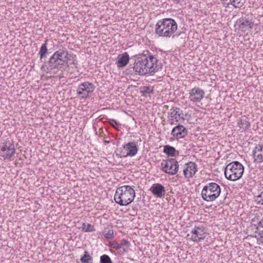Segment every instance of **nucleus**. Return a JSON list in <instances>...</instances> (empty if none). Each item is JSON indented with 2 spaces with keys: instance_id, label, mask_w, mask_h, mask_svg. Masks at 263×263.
<instances>
[{
  "instance_id": "34",
  "label": "nucleus",
  "mask_w": 263,
  "mask_h": 263,
  "mask_svg": "<svg viewBox=\"0 0 263 263\" xmlns=\"http://www.w3.org/2000/svg\"><path fill=\"white\" fill-rule=\"evenodd\" d=\"M260 228L261 230L263 229V218L258 222V227L256 228L255 232L258 233V229Z\"/></svg>"
},
{
  "instance_id": "10",
  "label": "nucleus",
  "mask_w": 263,
  "mask_h": 263,
  "mask_svg": "<svg viewBox=\"0 0 263 263\" xmlns=\"http://www.w3.org/2000/svg\"><path fill=\"white\" fill-rule=\"evenodd\" d=\"M95 89V85L89 82L80 84L77 90V94L81 99H86L90 97Z\"/></svg>"
},
{
  "instance_id": "16",
  "label": "nucleus",
  "mask_w": 263,
  "mask_h": 263,
  "mask_svg": "<svg viewBox=\"0 0 263 263\" xmlns=\"http://www.w3.org/2000/svg\"><path fill=\"white\" fill-rule=\"evenodd\" d=\"M186 167L183 168V172L185 178H192L197 171V164L190 161L185 164Z\"/></svg>"
},
{
  "instance_id": "33",
  "label": "nucleus",
  "mask_w": 263,
  "mask_h": 263,
  "mask_svg": "<svg viewBox=\"0 0 263 263\" xmlns=\"http://www.w3.org/2000/svg\"><path fill=\"white\" fill-rule=\"evenodd\" d=\"M256 201L258 203L263 204V193L262 192L256 197Z\"/></svg>"
},
{
  "instance_id": "20",
  "label": "nucleus",
  "mask_w": 263,
  "mask_h": 263,
  "mask_svg": "<svg viewBox=\"0 0 263 263\" xmlns=\"http://www.w3.org/2000/svg\"><path fill=\"white\" fill-rule=\"evenodd\" d=\"M118 61L116 64L118 67H123L125 66L128 63L129 57L127 52L123 54H119L117 57Z\"/></svg>"
},
{
  "instance_id": "25",
  "label": "nucleus",
  "mask_w": 263,
  "mask_h": 263,
  "mask_svg": "<svg viewBox=\"0 0 263 263\" xmlns=\"http://www.w3.org/2000/svg\"><path fill=\"white\" fill-rule=\"evenodd\" d=\"M80 224L81 226H80L79 229H81L82 231L83 232H90L95 231L93 226L89 223L82 222L80 223Z\"/></svg>"
},
{
  "instance_id": "8",
  "label": "nucleus",
  "mask_w": 263,
  "mask_h": 263,
  "mask_svg": "<svg viewBox=\"0 0 263 263\" xmlns=\"http://www.w3.org/2000/svg\"><path fill=\"white\" fill-rule=\"evenodd\" d=\"M16 152L13 141H6L2 143L0 148V156L4 160H10Z\"/></svg>"
},
{
  "instance_id": "31",
  "label": "nucleus",
  "mask_w": 263,
  "mask_h": 263,
  "mask_svg": "<svg viewBox=\"0 0 263 263\" xmlns=\"http://www.w3.org/2000/svg\"><path fill=\"white\" fill-rule=\"evenodd\" d=\"M108 246L112 249L117 250L118 251V253L119 254V243L115 241H112L109 242Z\"/></svg>"
},
{
  "instance_id": "24",
  "label": "nucleus",
  "mask_w": 263,
  "mask_h": 263,
  "mask_svg": "<svg viewBox=\"0 0 263 263\" xmlns=\"http://www.w3.org/2000/svg\"><path fill=\"white\" fill-rule=\"evenodd\" d=\"M140 92L142 93V95L144 97H147V95L149 94H154V90L153 87L152 86H143L141 87L140 88Z\"/></svg>"
},
{
  "instance_id": "15",
  "label": "nucleus",
  "mask_w": 263,
  "mask_h": 263,
  "mask_svg": "<svg viewBox=\"0 0 263 263\" xmlns=\"http://www.w3.org/2000/svg\"><path fill=\"white\" fill-rule=\"evenodd\" d=\"M188 133L187 129L182 125H178L174 127L171 132V135L176 139L184 138Z\"/></svg>"
},
{
  "instance_id": "30",
  "label": "nucleus",
  "mask_w": 263,
  "mask_h": 263,
  "mask_svg": "<svg viewBox=\"0 0 263 263\" xmlns=\"http://www.w3.org/2000/svg\"><path fill=\"white\" fill-rule=\"evenodd\" d=\"M100 263H112L109 256L106 254H104L100 257Z\"/></svg>"
},
{
  "instance_id": "1",
  "label": "nucleus",
  "mask_w": 263,
  "mask_h": 263,
  "mask_svg": "<svg viewBox=\"0 0 263 263\" xmlns=\"http://www.w3.org/2000/svg\"><path fill=\"white\" fill-rule=\"evenodd\" d=\"M176 21L171 18L159 20L155 25V33L159 36L170 37L177 30Z\"/></svg>"
},
{
  "instance_id": "5",
  "label": "nucleus",
  "mask_w": 263,
  "mask_h": 263,
  "mask_svg": "<svg viewBox=\"0 0 263 263\" xmlns=\"http://www.w3.org/2000/svg\"><path fill=\"white\" fill-rule=\"evenodd\" d=\"M221 193V187L215 182H209L203 187L201 191L202 199L207 202L215 201Z\"/></svg>"
},
{
  "instance_id": "27",
  "label": "nucleus",
  "mask_w": 263,
  "mask_h": 263,
  "mask_svg": "<svg viewBox=\"0 0 263 263\" xmlns=\"http://www.w3.org/2000/svg\"><path fill=\"white\" fill-rule=\"evenodd\" d=\"M245 3L246 0H230V3H228V5H231L235 8H240Z\"/></svg>"
},
{
  "instance_id": "9",
  "label": "nucleus",
  "mask_w": 263,
  "mask_h": 263,
  "mask_svg": "<svg viewBox=\"0 0 263 263\" xmlns=\"http://www.w3.org/2000/svg\"><path fill=\"white\" fill-rule=\"evenodd\" d=\"M161 166L162 171L170 175L176 174L179 169L178 162L174 158L163 160Z\"/></svg>"
},
{
  "instance_id": "13",
  "label": "nucleus",
  "mask_w": 263,
  "mask_h": 263,
  "mask_svg": "<svg viewBox=\"0 0 263 263\" xmlns=\"http://www.w3.org/2000/svg\"><path fill=\"white\" fill-rule=\"evenodd\" d=\"M205 92L203 89L195 87L192 88L189 92V99L193 102H200L203 98Z\"/></svg>"
},
{
  "instance_id": "22",
  "label": "nucleus",
  "mask_w": 263,
  "mask_h": 263,
  "mask_svg": "<svg viewBox=\"0 0 263 263\" xmlns=\"http://www.w3.org/2000/svg\"><path fill=\"white\" fill-rule=\"evenodd\" d=\"M47 42L48 40L46 39L45 41V43L42 45L40 48L39 54L40 55V59L41 61H42L43 59L46 57V55L48 52Z\"/></svg>"
},
{
  "instance_id": "21",
  "label": "nucleus",
  "mask_w": 263,
  "mask_h": 263,
  "mask_svg": "<svg viewBox=\"0 0 263 263\" xmlns=\"http://www.w3.org/2000/svg\"><path fill=\"white\" fill-rule=\"evenodd\" d=\"M119 254L122 255L125 253L128 252L130 243L127 240L123 239L121 240V242L119 243Z\"/></svg>"
},
{
  "instance_id": "2",
  "label": "nucleus",
  "mask_w": 263,
  "mask_h": 263,
  "mask_svg": "<svg viewBox=\"0 0 263 263\" xmlns=\"http://www.w3.org/2000/svg\"><path fill=\"white\" fill-rule=\"evenodd\" d=\"M135 195V191L132 186L125 185L117 188L114 200L121 206H127L133 201Z\"/></svg>"
},
{
  "instance_id": "36",
  "label": "nucleus",
  "mask_w": 263,
  "mask_h": 263,
  "mask_svg": "<svg viewBox=\"0 0 263 263\" xmlns=\"http://www.w3.org/2000/svg\"><path fill=\"white\" fill-rule=\"evenodd\" d=\"M109 142H110V141L109 140H103V143L105 145H106L107 144H108Z\"/></svg>"
},
{
  "instance_id": "6",
  "label": "nucleus",
  "mask_w": 263,
  "mask_h": 263,
  "mask_svg": "<svg viewBox=\"0 0 263 263\" xmlns=\"http://www.w3.org/2000/svg\"><path fill=\"white\" fill-rule=\"evenodd\" d=\"M144 61L145 68L147 74L153 76L154 73L161 68V67L158 64V60L153 55L146 57L143 55Z\"/></svg>"
},
{
  "instance_id": "12",
  "label": "nucleus",
  "mask_w": 263,
  "mask_h": 263,
  "mask_svg": "<svg viewBox=\"0 0 263 263\" xmlns=\"http://www.w3.org/2000/svg\"><path fill=\"white\" fill-rule=\"evenodd\" d=\"M190 237V239L194 242H199L203 240L206 237V233L204 228L202 227L195 226L194 229L192 230L190 234H188L187 237Z\"/></svg>"
},
{
  "instance_id": "35",
  "label": "nucleus",
  "mask_w": 263,
  "mask_h": 263,
  "mask_svg": "<svg viewBox=\"0 0 263 263\" xmlns=\"http://www.w3.org/2000/svg\"><path fill=\"white\" fill-rule=\"evenodd\" d=\"M110 124H111V125L112 126H113V127H115V128H116V127H115V125H118V124L117 122L115 120H114V119H111V120H110Z\"/></svg>"
},
{
  "instance_id": "23",
  "label": "nucleus",
  "mask_w": 263,
  "mask_h": 263,
  "mask_svg": "<svg viewBox=\"0 0 263 263\" xmlns=\"http://www.w3.org/2000/svg\"><path fill=\"white\" fill-rule=\"evenodd\" d=\"M176 150L173 146L169 145L164 146L163 152L168 157H173L176 155Z\"/></svg>"
},
{
  "instance_id": "17",
  "label": "nucleus",
  "mask_w": 263,
  "mask_h": 263,
  "mask_svg": "<svg viewBox=\"0 0 263 263\" xmlns=\"http://www.w3.org/2000/svg\"><path fill=\"white\" fill-rule=\"evenodd\" d=\"M253 161L255 163H260L263 162V146L260 144L256 145L252 152Z\"/></svg>"
},
{
  "instance_id": "4",
  "label": "nucleus",
  "mask_w": 263,
  "mask_h": 263,
  "mask_svg": "<svg viewBox=\"0 0 263 263\" xmlns=\"http://www.w3.org/2000/svg\"><path fill=\"white\" fill-rule=\"evenodd\" d=\"M244 172V167L241 163L235 161L229 163L224 168L226 178L231 181L239 179Z\"/></svg>"
},
{
  "instance_id": "3",
  "label": "nucleus",
  "mask_w": 263,
  "mask_h": 263,
  "mask_svg": "<svg viewBox=\"0 0 263 263\" xmlns=\"http://www.w3.org/2000/svg\"><path fill=\"white\" fill-rule=\"evenodd\" d=\"M67 50L59 49L49 58L48 64L50 69H59L65 65L70 58Z\"/></svg>"
},
{
  "instance_id": "7",
  "label": "nucleus",
  "mask_w": 263,
  "mask_h": 263,
  "mask_svg": "<svg viewBox=\"0 0 263 263\" xmlns=\"http://www.w3.org/2000/svg\"><path fill=\"white\" fill-rule=\"evenodd\" d=\"M254 24L252 19L246 17H241L238 19L234 24L235 29L242 33H248L254 27Z\"/></svg>"
},
{
  "instance_id": "18",
  "label": "nucleus",
  "mask_w": 263,
  "mask_h": 263,
  "mask_svg": "<svg viewBox=\"0 0 263 263\" xmlns=\"http://www.w3.org/2000/svg\"><path fill=\"white\" fill-rule=\"evenodd\" d=\"M149 190L157 198H161L163 196L166 192L164 186L160 183L154 184Z\"/></svg>"
},
{
  "instance_id": "11",
  "label": "nucleus",
  "mask_w": 263,
  "mask_h": 263,
  "mask_svg": "<svg viewBox=\"0 0 263 263\" xmlns=\"http://www.w3.org/2000/svg\"><path fill=\"white\" fill-rule=\"evenodd\" d=\"M185 118L183 111L177 106H173L168 112V122L171 124H175L180 121H184Z\"/></svg>"
},
{
  "instance_id": "28",
  "label": "nucleus",
  "mask_w": 263,
  "mask_h": 263,
  "mask_svg": "<svg viewBox=\"0 0 263 263\" xmlns=\"http://www.w3.org/2000/svg\"><path fill=\"white\" fill-rule=\"evenodd\" d=\"M80 260L82 263H92V258L87 251H85L84 255L81 257Z\"/></svg>"
},
{
  "instance_id": "32",
  "label": "nucleus",
  "mask_w": 263,
  "mask_h": 263,
  "mask_svg": "<svg viewBox=\"0 0 263 263\" xmlns=\"http://www.w3.org/2000/svg\"><path fill=\"white\" fill-rule=\"evenodd\" d=\"M258 237L259 238V241L263 244V229L261 230V229L259 228L258 229Z\"/></svg>"
},
{
  "instance_id": "29",
  "label": "nucleus",
  "mask_w": 263,
  "mask_h": 263,
  "mask_svg": "<svg viewBox=\"0 0 263 263\" xmlns=\"http://www.w3.org/2000/svg\"><path fill=\"white\" fill-rule=\"evenodd\" d=\"M104 236L107 239H112L114 238V231L112 229H108L106 232V229L103 232Z\"/></svg>"
},
{
  "instance_id": "14",
  "label": "nucleus",
  "mask_w": 263,
  "mask_h": 263,
  "mask_svg": "<svg viewBox=\"0 0 263 263\" xmlns=\"http://www.w3.org/2000/svg\"><path fill=\"white\" fill-rule=\"evenodd\" d=\"M144 65V61H143V56L138 58L136 59L135 62L133 67V71L136 74H138L141 76L147 75L146 73V69Z\"/></svg>"
},
{
  "instance_id": "19",
  "label": "nucleus",
  "mask_w": 263,
  "mask_h": 263,
  "mask_svg": "<svg viewBox=\"0 0 263 263\" xmlns=\"http://www.w3.org/2000/svg\"><path fill=\"white\" fill-rule=\"evenodd\" d=\"M123 147L127 151L126 156L133 157L135 156L138 151L137 145L135 142H129L123 145Z\"/></svg>"
},
{
  "instance_id": "26",
  "label": "nucleus",
  "mask_w": 263,
  "mask_h": 263,
  "mask_svg": "<svg viewBox=\"0 0 263 263\" xmlns=\"http://www.w3.org/2000/svg\"><path fill=\"white\" fill-rule=\"evenodd\" d=\"M239 127L245 130L249 129L250 127V122L246 119H241L237 122Z\"/></svg>"
}]
</instances>
